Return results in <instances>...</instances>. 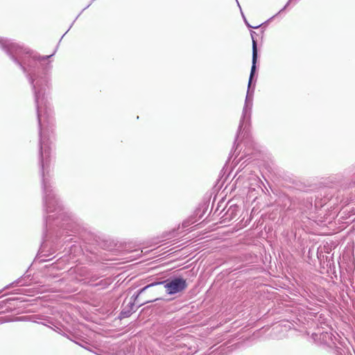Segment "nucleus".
<instances>
[{
  "label": "nucleus",
  "instance_id": "7ed1b4c3",
  "mask_svg": "<svg viewBox=\"0 0 355 355\" xmlns=\"http://www.w3.org/2000/svg\"><path fill=\"white\" fill-rule=\"evenodd\" d=\"M153 295L147 297L144 302H141V304H146L151 302H155L160 299L159 295L162 293V289L160 288L159 289H156L153 291Z\"/></svg>",
  "mask_w": 355,
  "mask_h": 355
},
{
  "label": "nucleus",
  "instance_id": "f257e3e1",
  "mask_svg": "<svg viewBox=\"0 0 355 355\" xmlns=\"http://www.w3.org/2000/svg\"><path fill=\"white\" fill-rule=\"evenodd\" d=\"M162 284H164V288H165L166 292L170 295L175 294L177 293L182 291L184 289L186 288L187 286L186 280L184 279L183 278H175L173 279H168L163 282H155L147 285L146 286L141 289V291L137 295L135 300L137 301L138 303L140 302L139 298L144 293H145V292L147 290L154 286H161Z\"/></svg>",
  "mask_w": 355,
  "mask_h": 355
},
{
  "label": "nucleus",
  "instance_id": "f03ea898",
  "mask_svg": "<svg viewBox=\"0 0 355 355\" xmlns=\"http://www.w3.org/2000/svg\"><path fill=\"white\" fill-rule=\"evenodd\" d=\"M257 60V42H255V40H252V66L251 68L250 82L251 81V79L255 72Z\"/></svg>",
  "mask_w": 355,
  "mask_h": 355
}]
</instances>
